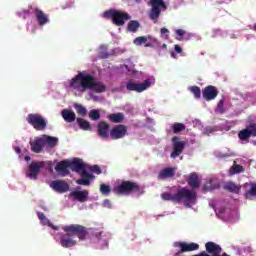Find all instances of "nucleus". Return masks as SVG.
<instances>
[{
    "label": "nucleus",
    "mask_w": 256,
    "mask_h": 256,
    "mask_svg": "<svg viewBox=\"0 0 256 256\" xmlns=\"http://www.w3.org/2000/svg\"><path fill=\"white\" fill-rule=\"evenodd\" d=\"M70 89L79 91V93H85V91H95V93H105L107 86L102 82L95 81V76L87 74L85 72H78L69 83Z\"/></svg>",
    "instance_id": "f257e3e1"
},
{
    "label": "nucleus",
    "mask_w": 256,
    "mask_h": 256,
    "mask_svg": "<svg viewBox=\"0 0 256 256\" xmlns=\"http://www.w3.org/2000/svg\"><path fill=\"white\" fill-rule=\"evenodd\" d=\"M62 229L66 234L61 236L60 245H62V247H64L65 249H69L77 245V240H75V236L78 237L80 241H85V239H87V236L89 235L87 227L79 224L64 226Z\"/></svg>",
    "instance_id": "f03ea898"
},
{
    "label": "nucleus",
    "mask_w": 256,
    "mask_h": 256,
    "mask_svg": "<svg viewBox=\"0 0 256 256\" xmlns=\"http://www.w3.org/2000/svg\"><path fill=\"white\" fill-rule=\"evenodd\" d=\"M70 169L71 171H74L80 175V178L76 180L77 185L89 187V185H91V181L95 179V175L89 174V172H87L85 163H83L81 159L76 158L75 160L71 161Z\"/></svg>",
    "instance_id": "7ed1b4c3"
},
{
    "label": "nucleus",
    "mask_w": 256,
    "mask_h": 256,
    "mask_svg": "<svg viewBox=\"0 0 256 256\" xmlns=\"http://www.w3.org/2000/svg\"><path fill=\"white\" fill-rule=\"evenodd\" d=\"M163 201H172V203H181V201H188L195 203L197 201V193L187 188H181L176 194L164 192L161 194Z\"/></svg>",
    "instance_id": "20e7f679"
},
{
    "label": "nucleus",
    "mask_w": 256,
    "mask_h": 256,
    "mask_svg": "<svg viewBox=\"0 0 256 256\" xmlns=\"http://www.w3.org/2000/svg\"><path fill=\"white\" fill-rule=\"evenodd\" d=\"M104 19H110L116 27H123L127 21H131V15L126 11L110 9L103 13Z\"/></svg>",
    "instance_id": "39448f33"
},
{
    "label": "nucleus",
    "mask_w": 256,
    "mask_h": 256,
    "mask_svg": "<svg viewBox=\"0 0 256 256\" xmlns=\"http://www.w3.org/2000/svg\"><path fill=\"white\" fill-rule=\"evenodd\" d=\"M139 191H141L139 183L130 180H123L113 188V192L116 195H131V193H139Z\"/></svg>",
    "instance_id": "423d86ee"
},
{
    "label": "nucleus",
    "mask_w": 256,
    "mask_h": 256,
    "mask_svg": "<svg viewBox=\"0 0 256 256\" xmlns=\"http://www.w3.org/2000/svg\"><path fill=\"white\" fill-rule=\"evenodd\" d=\"M151 10L149 17L152 21H157L161 16L162 11H167V4L163 0H150Z\"/></svg>",
    "instance_id": "0eeeda50"
},
{
    "label": "nucleus",
    "mask_w": 256,
    "mask_h": 256,
    "mask_svg": "<svg viewBox=\"0 0 256 256\" xmlns=\"http://www.w3.org/2000/svg\"><path fill=\"white\" fill-rule=\"evenodd\" d=\"M27 123L33 126L36 131H45L47 129V120L41 114H28L26 117Z\"/></svg>",
    "instance_id": "6e6552de"
},
{
    "label": "nucleus",
    "mask_w": 256,
    "mask_h": 256,
    "mask_svg": "<svg viewBox=\"0 0 256 256\" xmlns=\"http://www.w3.org/2000/svg\"><path fill=\"white\" fill-rule=\"evenodd\" d=\"M151 87V80L146 79L142 83H139L133 79H130L126 82L127 91H135L136 93H143Z\"/></svg>",
    "instance_id": "1a4fd4ad"
},
{
    "label": "nucleus",
    "mask_w": 256,
    "mask_h": 256,
    "mask_svg": "<svg viewBox=\"0 0 256 256\" xmlns=\"http://www.w3.org/2000/svg\"><path fill=\"white\" fill-rule=\"evenodd\" d=\"M45 166V161H40V162H32L26 171V177L28 179H33L36 180L37 177L39 176V172L43 167Z\"/></svg>",
    "instance_id": "9d476101"
},
{
    "label": "nucleus",
    "mask_w": 256,
    "mask_h": 256,
    "mask_svg": "<svg viewBox=\"0 0 256 256\" xmlns=\"http://www.w3.org/2000/svg\"><path fill=\"white\" fill-rule=\"evenodd\" d=\"M174 247H178L180 250L176 253V255H181V253H190L191 251H198L199 244L194 242H175Z\"/></svg>",
    "instance_id": "9b49d317"
},
{
    "label": "nucleus",
    "mask_w": 256,
    "mask_h": 256,
    "mask_svg": "<svg viewBox=\"0 0 256 256\" xmlns=\"http://www.w3.org/2000/svg\"><path fill=\"white\" fill-rule=\"evenodd\" d=\"M173 143V151L170 155L172 159H177L181 153H183V149H185V141H179V136H174L172 138Z\"/></svg>",
    "instance_id": "f8f14e48"
},
{
    "label": "nucleus",
    "mask_w": 256,
    "mask_h": 256,
    "mask_svg": "<svg viewBox=\"0 0 256 256\" xmlns=\"http://www.w3.org/2000/svg\"><path fill=\"white\" fill-rule=\"evenodd\" d=\"M125 135H127V126L123 124H118L110 130V138L113 141H117V139H123Z\"/></svg>",
    "instance_id": "ddd939ff"
},
{
    "label": "nucleus",
    "mask_w": 256,
    "mask_h": 256,
    "mask_svg": "<svg viewBox=\"0 0 256 256\" xmlns=\"http://www.w3.org/2000/svg\"><path fill=\"white\" fill-rule=\"evenodd\" d=\"M72 201H78L79 203H86L89 201V191L88 190H73L69 195Z\"/></svg>",
    "instance_id": "4468645a"
},
{
    "label": "nucleus",
    "mask_w": 256,
    "mask_h": 256,
    "mask_svg": "<svg viewBox=\"0 0 256 256\" xmlns=\"http://www.w3.org/2000/svg\"><path fill=\"white\" fill-rule=\"evenodd\" d=\"M218 95L219 90H217V87L212 85L206 86L202 91V97L205 101H213V99H216Z\"/></svg>",
    "instance_id": "2eb2a0df"
},
{
    "label": "nucleus",
    "mask_w": 256,
    "mask_h": 256,
    "mask_svg": "<svg viewBox=\"0 0 256 256\" xmlns=\"http://www.w3.org/2000/svg\"><path fill=\"white\" fill-rule=\"evenodd\" d=\"M69 169H71V164L67 160H62L55 166V171L58 173V175H61V177H67V175L70 173Z\"/></svg>",
    "instance_id": "dca6fc26"
},
{
    "label": "nucleus",
    "mask_w": 256,
    "mask_h": 256,
    "mask_svg": "<svg viewBox=\"0 0 256 256\" xmlns=\"http://www.w3.org/2000/svg\"><path fill=\"white\" fill-rule=\"evenodd\" d=\"M50 187L57 193H67L69 191V184L64 180H54L51 182Z\"/></svg>",
    "instance_id": "f3484780"
},
{
    "label": "nucleus",
    "mask_w": 256,
    "mask_h": 256,
    "mask_svg": "<svg viewBox=\"0 0 256 256\" xmlns=\"http://www.w3.org/2000/svg\"><path fill=\"white\" fill-rule=\"evenodd\" d=\"M205 249L207 255L210 256H220L221 251H223V248H221L219 244H216L215 242H207L205 244Z\"/></svg>",
    "instance_id": "a211bd4d"
},
{
    "label": "nucleus",
    "mask_w": 256,
    "mask_h": 256,
    "mask_svg": "<svg viewBox=\"0 0 256 256\" xmlns=\"http://www.w3.org/2000/svg\"><path fill=\"white\" fill-rule=\"evenodd\" d=\"M109 124L105 121H101L97 125L98 135L102 139H109Z\"/></svg>",
    "instance_id": "6ab92c4d"
},
{
    "label": "nucleus",
    "mask_w": 256,
    "mask_h": 256,
    "mask_svg": "<svg viewBox=\"0 0 256 256\" xmlns=\"http://www.w3.org/2000/svg\"><path fill=\"white\" fill-rule=\"evenodd\" d=\"M34 13L39 25H47V23H49L47 14L43 13L41 9L35 8Z\"/></svg>",
    "instance_id": "aec40b11"
},
{
    "label": "nucleus",
    "mask_w": 256,
    "mask_h": 256,
    "mask_svg": "<svg viewBox=\"0 0 256 256\" xmlns=\"http://www.w3.org/2000/svg\"><path fill=\"white\" fill-rule=\"evenodd\" d=\"M45 141L41 138L35 139L33 141L30 142L31 145V151L33 153H41V151H43V145H44Z\"/></svg>",
    "instance_id": "412c9836"
},
{
    "label": "nucleus",
    "mask_w": 256,
    "mask_h": 256,
    "mask_svg": "<svg viewBox=\"0 0 256 256\" xmlns=\"http://www.w3.org/2000/svg\"><path fill=\"white\" fill-rule=\"evenodd\" d=\"M171 177H175V168H173V167L164 168L158 174V179H160V180L171 179Z\"/></svg>",
    "instance_id": "4be33fe9"
},
{
    "label": "nucleus",
    "mask_w": 256,
    "mask_h": 256,
    "mask_svg": "<svg viewBox=\"0 0 256 256\" xmlns=\"http://www.w3.org/2000/svg\"><path fill=\"white\" fill-rule=\"evenodd\" d=\"M61 115L66 123H73L75 119H77V116L73 110L63 109Z\"/></svg>",
    "instance_id": "5701e85b"
},
{
    "label": "nucleus",
    "mask_w": 256,
    "mask_h": 256,
    "mask_svg": "<svg viewBox=\"0 0 256 256\" xmlns=\"http://www.w3.org/2000/svg\"><path fill=\"white\" fill-rule=\"evenodd\" d=\"M244 187H248V189L245 191V197L246 199H251L252 197H256V183L250 182L245 183Z\"/></svg>",
    "instance_id": "b1692460"
},
{
    "label": "nucleus",
    "mask_w": 256,
    "mask_h": 256,
    "mask_svg": "<svg viewBox=\"0 0 256 256\" xmlns=\"http://www.w3.org/2000/svg\"><path fill=\"white\" fill-rule=\"evenodd\" d=\"M107 119H109L111 123H123V121H125V115L121 112L112 113L107 116Z\"/></svg>",
    "instance_id": "393cba45"
},
{
    "label": "nucleus",
    "mask_w": 256,
    "mask_h": 256,
    "mask_svg": "<svg viewBox=\"0 0 256 256\" xmlns=\"http://www.w3.org/2000/svg\"><path fill=\"white\" fill-rule=\"evenodd\" d=\"M188 185H190L191 189H197L201 185L199 181V176L195 173H192L188 177Z\"/></svg>",
    "instance_id": "a878e982"
},
{
    "label": "nucleus",
    "mask_w": 256,
    "mask_h": 256,
    "mask_svg": "<svg viewBox=\"0 0 256 256\" xmlns=\"http://www.w3.org/2000/svg\"><path fill=\"white\" fill-rule=\"evenodd\" d=\"M223 189H225V191H229L230 193H236L237 195L241 191V186H238L234 182H227L224 184Z\"/></svg>",
    "instance_id": "bb28decb"
},
{
    "label": "nucleus",
    "mask_w": 256,
    "mask_h": 256,
    "mask_svg": "<svg viewBox=\"0 0 256 256\" xmlns=\"http://www.w3.org/2000/svg\"><path fill=\"white\" fill-rule=\"evenodd\" d=\"M139 27H141V24L137 20H130L127 25V31L130 33H137L139 31Z\"/></svg>",
    "instance_id": "cd10ccee"
},
{
    "label": "nucleus",
    "mask_w": 256,
    "mask_h": 256,
    "mask_svg": "<svg viewBox=\"0 0 256 256\" xmlns=\"http://www.w3.org/2000/svg\"><path fill=\"white\" fill-rule=\"evenodd\" d=\"M78 126L83 130V131H91V123L89 121L83 119V118H77L76 119Z\"/></svg>",
    "instance_id": "c85d7f7f"
},
{
    "label": "nucleus",
    "mask_w": 256,
    "mask_h": 256,
    "mask_svg": "<svg viewBox=\"0 0 256 256\" xmlns=\"http://www.w3.org/2000/svg\"><path fill=\"white\" fill-rule=\"evenodd\" d=\"M252 134L251 132L249 131V129L245 128L243 130H241L239 133H238V137L241 141H247V139H249V137H251Z\"/></svg>",
    "instance_id": "c756f323"
},
{
    "label": "nucleus",
    "mask_w": 256,
    "mask_h": 256,
    "mask_svg": "<svg viewBox=\"0 0 256 256\" xmlns=\"http://www.w3.org/2000/svg\"><path fill=\"white\" fill-rule=\"evenodd\" d=\"M185 129L186 127H185V124L183 123L175 122L172 125V131L174 134L181 133V131H185Z\"/></svg>",
    "instance_id": "7c9ffc66"
},
{
    "label": "nucleus",
    "mask_w": 256,
    "mask_h": 256,
    "mask_svg": "<svg viewBox=\"0 0 256 256\" xmlns=\"http://www.w3.org/2000/svg\"><path fill=\"white\" fill-rule=\"evenodd\" d=\"M203 189L205 193H207V191H214V189H219V184H213V181L209 180L206 182V184H204Z\"/></svg>",
    "instance_id": "2f4dec72"
},
{
    "label": "nucleus",
    "mask_w": 256,
    "mask_h": 256,
    "mask_svg": "<svg viewBox=\"0 0 256 256\" xmlns=\"http://www.w3.org/2000/svg\"><path fill=\"white\" fill-rule=\"evenodd\" d=\"M74 109L76 110L78 115H81L82 117H85L87 115V108H85L81 104H74Z\"/></svg>",
    "instance_id": "473e14b6"
},
{
    "label": "nucleus",
    "mask_w": 256,
    "mask_h": 256,
    "mask_svg": "<svg viewBox=\"0 0 256 256\" xmlns=\"http://www.w3.org/2000/svg\"><path fill=\"white\" fill-rule=\"evenodd\" d=\"M45 143H47L49 147H55V145L59 143V138L53 136H46Z\"/></svg>",
    "instance_id": "72a5a7b5"
},
{
    "label": "nucleus",
    "mask_w": 256,
    "mask_h": 256,
    "mask_svg": "<svg viewBox=\"0 0 256 256\" xmlns=\"http://www.w3.org/2000/svg\"><path fill=\"white\" fill-rule=\"evenodd\" d=\"M89 118L92 121H99V119H101V113L99 112V110L93 109L89 113Z\"/></svg>",
    "instance_id": "f704fd0d"
},
{
    "label": "nucleus",
    "mask_w": 256,
    "mask_h": 256,
    "mask_svg": "<svg viewBox=\"0 0 256 256\" xmlns=\"http://www.w3.org/2000/svg\"><path fill=\"white\" fill-rule=\"evenodd\" d=\"M133 43H134V45H137L138 47L141 46V45H145V43H147V36L136 37L133 40Z\"/></svg>",
    "instance_id": "c9c22d12"
},
{
    "label": "nucleus",
    "mask_w": 256,
    "mask_h": 256,
    "mask_svg": "<svg viewBox=\"0 0 256 256\" xmlns=\"http://www.w3.org/2000/svg\"><path fill=\"white\" fill-rule=\"evenodd\" d=\"M191 93H193L195 99H201V88L199 86L190 87Z\"/></svg>",
    "instance_id": "e433bc0d"
},
{
    "label": "nucleus",
    "mask_w": 256,
    "mask_h": 256,
    "mask_svg": "<svg viewBox=\"0 0 256 256\" xmlns=\"http://www.w3.org/2000/svg\"><path fill=\"white\" fill-rule=\"evenodd\" d=\"M216 113H219L220 115H223L225 113V101L220 100L216 107Z\"/></svg>",
    "instance_id": "4c0bfd02"
},
{
    "label": "nucleus",
    "mask_w": 256,
    "mask_h": 256,
    "mask_svg": "<svg viewBox=\"0 0 256 256\" xmlns=\"http://www.w3.org/2000/svg\"><path fill=\"white\" fill-rule=\"evenodd\" d=\"M231 175H236L237 173H243V166L235 164L230 169Z\"/></svg>",
    "instance_id": "58836bf2"
},
{
    "label": "nucleus",
    "mask_w": 256,
    "mask_h": 256,
    "mask_svg": "<svg viewBox=\"0 0 256 256\" xmlns=\"http://www.w3.org/2000/svg\"><path fill=\"white\" fill-rule=\"evenodd\" d=\"M100 193H102V195H109V193H111V186L107 184H101Z\"/></svg>",
    "instance_id": "ea45409f"
},
{
    "label": "nucleus",
    "mask_w": 256,
    "mask_h": 256,
    "mask_svg": "<svg viewBox=\"0 0 256 256\" xmlns=\"http://www.w3.org/2000/svg\"><path fill=\"white\" fill-rule=\"evenodd\" d=\"M38 219L43 223V225L49 224V219H47V216L43 212H38L37 213Z\"/></svg>",
    "instance_id": "a19ab883"
},
{
    "label": "nucleus",
    "mask_w": 256,
    "mask_h": 256,
    "mask_svg": "<svg viewBox=\"0 0 256 256\" xmlns=\"http://www.w3.org/2000/svg\"><path fill=\"white\" fill-rule=\"evenodd\" d=\"M250 132V135H252V137H256V124L255 123H250L247 128Z\"/></svg>",
    "instance_id": "79ce46f5"
},
{
    "label": "nucleus",
    "mask_w": 256,
    "mask_h": 256,
    "mask_svg": "<svg viewBox=\"0 0 256 256\" xmlns=\"http://www.w3.org/2000/svg\"><path fill=\"white\" fill-rule=\"evenodd\" d=\"M90 171H92V173H96V175H101V173H103V170H101V167H99V165L91 166Z\"/></svg>",
    "instance_id": "37998d69"
},
{
    "label": "nucleus",
    "mask_w": 256,
    "mask_h": 256,
    "mask_svg": "<svg viewBox=\"0 0 256 256\" xmlns=\"http://www.w3.org/2000/svg\"><path fill=\"white\" fill-rule=\"evenodd\" d=\"M103 207H106L107 209H111V200L105 199L103 201Z\"/></svg>",
    "instance_id": "c03bdc74"
},
{
    "label": "nucleus",
    "mask_w": 256,
    "mask_h": 256,
    "mask_svg": "<svg viewBox=\"0 0 256 256\" xmlns=\"http://www.w3.org/2000/svg\"><path fill=\"white\" fill-rule=\"evenodd\" d=\"M176 34H178L179 37H183V35H185V30H183V29H177V30H176Z\"/></svg>",
    "instance_id": "a18cd8bd"
},
{
    "label": "nucleus",
    "mask_w": 256,
    "mask_h": 256,
    "mask_svg": "<svg viewBox=\"0 0 256 256\" xmlns=\"http://www.w3.org/2000/svg\"><path fill=\"white\" fill-rule=\"evenodd\" d=\"M174 49H175L176 53H183V49H181V46H179V45H175Z\"/></svg>",
    "instance_id": "49530a36"
},
{
    "label": "nucleus",
    "mask_w": 256,
    "mask_h": 256,
    "mask_svg": "<svg viewBox=\"0 0 256 256\" xmlns=\"http://www.w3.org/2000/svg\"><path fill=\"white\" fill-rule=\"evenodd\" d=\"M160 33H161V35H165V34L169 33V30L167 28H162L160 30Z\"/></svg>",
    "instance_id": "de8ad7c7"
},
{
    "label": "nucleus",
    "mask_w": 256,
    "mask_h": 256,
    "mask_svg": "<svg viewBox=\"0 0 256 256\" xmlns=\"http://www.w3.org/2000/svg\"><path fill=\"white\" fill-rule=\"evenodd\" d=\"M14 151L19 155L21 153V148H19V146H16L14 148Z\"/></svg>",
    "instance_id": "09e8293b"
},
{
    "label": "nucleus",
    "mask_w": 256,
    "mask_h": 256,
    "mask_svg": "<svg viewBox=\"0 0 256 256\" xmlns=\"http://www.w3.org/2000/svg\"><path fill=\"white\" fill-rule=\"evenodd\" d=\"M107 57H109V54H107V53H104V54L101 55L102 59H107Z\"/></svg>",
    "instance_id": "8fccbe9b"
},
{
    "label": "nucleus",
    "mask_w": 256,
    "mask_h": 256,
    "mask_svg": "<svg viewBox=\"0 0 256 256\" xmlns=\"http://www.w3.org/2000/svg\"><path fill=\"white\" fill-rule=\"evenodd\" d=\"M144 45H145V47H151L152 46L151 42L145 43Z\"/></svg>",
    "instance_id": "3c124183"
},
{
    "label": "nucleus",
    "mask_w": 256,
    "mask_h": 256,
    "mask_svg": "<svg viewBox=\"0 0 256 256\" xmlns=\"http://www.w3.org/2000/svg\"><path fill=\"white\" fill-rule=\"evenodd\" d=\"M25 161H31V157L25 156Z\"/></svg>",
    "instance_id": "603ef678"
},
{
    "label": "nucleus",
    "mask_w": 256,
    "mask_h": 256,
    "mask_svg": "<svg viewBox=\"0 0 256 256\" xmlns=\"http://www.w3.org/2000/svg\"><path fill=\"white\" fill-rule=\"evenodd\" d=\"M162 49H167V44H163Z\"/></svg>",
    "instance_id": "864d4df0"
},
{
    "label": "nucleus",
    "mask_w": 256,
    "mask_h": 256,
    "mask_svg": "<svg viewBox=\"0 0 256 256\" xmlns=\"http://www.w3.org/2000/svg\"><path fill=\"white\" fill-rule=\"evenodd\" d=\"M253 30L256 32V23L253 26Z\"/></svg>",
    "instance_id": "5fc2aeb1"
},
{
    "label": "nucleus",
    "mask_w": 256,
    "mask_h": 256,
    "mask_svg": "<svg viewBox=\"0 0 256 256\" xmlns=\"http://www.w3.org/2000/svg\"><path fill=\"white\" fill-rule=\"evenodd\" d=\"M220 157H229V155H227V154H224V155H222V156H220Z\"/></svg>",
    "instance_id": "6e6d98bb"
},
{
    "label": "nucleus",
    "mask_w": 256,
    "mask_h": 256,
    "mask_svg": "<svg viewBox=\"0 0 256 256\" xmlns=\"http://www.w3.org/2000/svg\"><path fill=\"white\" fill-rule=\"evenodd\" d=\"M177 40H178V41H183V39H181V38H177Z\"/></svg>",
    "instance_id": "4d7b16f0"
},
{
    "label": "nucleus",
    "mask_w": 256,
    "mask_h": 256,
    "mask_svg": "<svg viewBox=\"0 0 256 256\" xmlns=\"http://www.w3.org/2000/svg\"><path fill=\"white\" fill-rule=\"evenodd\" d=\"M99 235H101V233L96 234V237H99Z\"/></svg>",
    "instance_id": "13d9d810"
}]
</instances>
